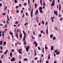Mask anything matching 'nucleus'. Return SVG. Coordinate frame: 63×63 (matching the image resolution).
Returning a JSON list of instances; mask_svg holds the SVG:
<instances>
[{
    "instance_id": "nucleus-32",
    "label": "nucleus",
    "mask_w": 63,
    "mask_h": 63,
    "mask_svg": "<svg viewBox=\"0 0 63 63\" xmlns=\"http://www.w3.org/2000/svg\"><path fill=\"white\" fill-rule=\"evenodd\" d=\"M17 43L18 45H21V43H20V42H17Z\"/></svg>"
},
{
    "instance_id": "nucleus-25",
    "label": "nucleus",
    "mask_w": 63,
    "mask_h": 63,
    "mask_svg": "<svg viewBox=\"0 0 63 63\" xmlns=\"http://www.w3.org/2000/svg\"><path fill=\"white\" fill-rule=\"evenodd\" d=\"M2 45V41H0V45Z\"/></svg>"
},
{
    "instance_id": "nucleus-1",
    "label": "nucleus",
    "mask_w": 63,
    "mask_h": 63,
    "mask_svg": "<svg viewBox=\"0 0 63 63\" xmlns=\"http://www.w3.org/2000/svg\"><path fill=\"white\" fill-rule=\"evenodd\" d=\"M23 34L24 35L23 40H25V38H26V37L27 36H26V33H25V32H24V31H23Z\"/></svg>"
},
{
    "instance_id": "nucleus-5",
    "label": "nucleus",
    "mask_w": 63,
    "mask_h": 63,
    "mask_svg": "<svg viewBox=\"0 0 63 63\" xmlns=\"http://www.w3.org/2000/svg\"><path fill=\"white\" fill-rule=\"evenodd\" d=\"M15 58L14 57H13L11 59V62H13V61H15Z\"/></svg>"
},
{
    "instance_id": "nucleus-35",
    "label": "nucleus",
    "mask_w": 63,
    "mask_h": 63,
    "mask_svg": "<svg viewBox=\"0 0 63 63\" xmlns=\"http://www.w3.org/2000/svg\"><path fill=\"white\" fill-rule=\"evenodd\" d=\"M27 24H28V23L26 22V23L24 25L25 26H26Z\"/></svg>"
},
{
    "instance_id": "nucleus-63",
    "label": "nucleus",
    "mask_w": 63,
    "mask_h": 63,
    "mask_svg": "<svg viewBox=\"0 0 63 63\" xmlns=\"http://www.w3.org/2000/svg\"><path fill=\"white\" fill-rule=\"evenodd\" d=\"M54 63H57V62L56 61H55L54 62Z\"/></svg>"
},
{
    "instance_id": "nucleus-8",
    "label": "nucleus",
    "mask_w": 63,
    "mask_h": 63,
    "mask_svg": "<svg viewBox=\"0 0 63 63\" xmlns=\"http://www.w3.org/2000/svg\"><path fill=\"white\" fill-rule=\"evenodd\" d=\"M53 19H54V17H51V19L52 20V22H53L54 21L53 20Z\"/></svg>"
},
{
    "instance_id": "nucleus-12",
    "label": "nucleus",
    "mask_w": 63,
    "mask_h": 63,
    "mask_svg": "<svg viewBox=\"0 0 63 63\" xmlns=\"http://www.w3.org/2000/svg\"><path fill=\"white\" fill-rule=\"evenodd\" d=\"M38 13V10H36V12L35 13V15H37V14Z\"/></svg>"
},
{
    "instance_id": "nucleus-48",
    "label": "nucleus",
    "mask_w": 63,
    "mask_h": 63,
    "mask_svg": "<svg viewBox=\"0 0 63 63\" xmlns=\"http://www.w3.org/2000/svg\"><path fill=\"white\" fill-rule=\"evenodd\" d=\"M3 56H4V55H2L1 56V59H3Z\"/></svg>"
},
{
    "instance_id": "nucleus-19",
    "label": "nucleus",
    "mask_w": 63,
    "mask_h": 63,
    "mask_svg": "<svg viewBox=\"0 0 63 63\" xmlns=\"http://www.w3.org/2000/svg\"><path fill=\"white\" fill-rule=\"evenodd\" d=\"M6 42L5 41L4 42V44H3V46H5L6 45Z\"/></svg>"
},
{
    "instance_id": "nucleus-3",
    "label": "nucleus",
    "mask_w": 63,
    "mask_h": 63,
    "mask_svg": "<svg viewBox=\"0 0 63 63\" xmlns=\"http://www.w3.org/2000/svg\"><path fill=\"white\" fill-rule=\"evenodd\" d=\"M33 43L34 44H35V47H37L38 46V44H37V42H36V41H34L33 42Z\"/></svg>"
},
{
    "instance_id": "nucleus-39",
    "label": "nucleus",
    "mask_w": 63,
    "mask_h": 63,
    "mask_svg": "<svg viewBox=\"0 0 63 63\" xmlns=\"http://www.w3.org/2000/svg\"><path fill=\"white\" fill-rule=\"evenodd\" d=\"M21 50H22V49H19L18 51H21Z\"/></svg>"
},
{
    "instance_id": "nucleus-23",
    "label": "nucleus",
    "mask_w": 63,
    "mask_h": 63,
    "mask_svg": "<svg viewBox=\"0 0 63 63\" xmlns=\"http://www.w3.org/2000/svg\"><path fill=\"white\" fill-rule=\"evenodd\" d=\"M28 60V59L27 58H25L24 59V61H26Z\"/></svg>"
},
{
    "instance_id": "nucleus-43",
    "label": "nucleus",
    "mask_w": 63,
    "mask_h": 63,
    "mask_svg": "<svg viewBox=\"0 0 63 63\" xmlns=\"http://www.w3.org/2000/svg\"><path fill=\"white\" fill-rule=\"evenodd\" d=\"M29 8L30 10H31V5H30L29 6Z\"/></svg>"
},
{
    "instance_id": "nucleus-24",
    "label": "nucleus",
    "mask_w": 63,
    "mask_h": 63,
    "mask_svg": "<svg viewBox=\"0 0 63 63\" xmlns=\"http://www.w3.org/2000/svg\"><path fill=\"white\" fill-rule=\"evenodd\" d=\"M42 9H43V8L42 7H40V8H39V10L40 11V10H42Z\"/></svg>"
},
{
    "instance_id": "nucleus-46",
    "label": "nucleus",
    "mask_w": 63,
    "mask_h": 63,
    "mask_svg": "<svg viewBox=\"0 0 63 63\" xmlns=\"http://www.w3.org/2000/svg\"><path fill=\"white\" fill-rule=\"evenodd\" d=\"M43 5H44V6H45L46 5V4H45V3L44 2H43Z\"/></svg>"
},
{
    "instance_id": "nucleus-52",
    "label": "nucleus",
    "mask_w": 63,
    "mask_h": 63,
    "mask_svg": "<svg viewBox=\"0 0 63 63\" xmlns=\"http://www.w3.org/2000/svg\"><path fill=\"white\" fill-rule=\"evenodd\" d=\"M45 49H48L47 47H45Z\"/></svg>"
},
{
    "instance_id": "nucleus-26",
    "label": "nucleus",
    "mask_w": 63,
    "mask_h": 63,
    "mask_svg": "<svg viewBox=\"0 0 63 63\" xmlns=\"http://www.w3.org/2000/svg\"><path fill=\"white\" fill-rule=\"evenodd\" d=\"M50 54H49L48 56V59H50Z\"/></svg>"
},
{
    "instance_id": "nucleus-28",
    "label": "nucleus",
    "mask_w": 63,
    "mask_h": 63,
    "mask_svg": "<svg viewBox=\"0 0 63 63\" xmlns=\"http://www.w3.org/2000/svg\"><path fill=\"white\" fill-rule=\"evenodd\" d=\"M60 53V52L59 51L57 52L56 53V55H58Z\"/></svg>"
},
{
    "instance_id": "nucleus-37",
    "label": "nucleus",
    "mask_w": 63,
    "mask_h": 63,
    "mask_svg": "<svg viewBox=\"0 0 63 63\" xmlns=\"http://www.w3.org/2000/svg\"><path fill=\"white\" fill-rule=\"evenodd\" d=\"M1 35H2V34H1V31H0V37H1Z\"/></svg>"
},
{
    "instance_id": "nucleus-45",
    "label": "nucleus",
    "mask_w": 63,
    "mask_h": 63,
    "mask_svg": "<svg viewBox=\"0 0 63 63\" xmlns=\"http://www.w3.org/2000/svg\"><path fill=\"white\" fill-rule=\"evenodd\" d=\"M46 25H47V22H46L45 23Z\"/></svg>"
},
{
    "instance_id": "nucleus-57",
    "label": "nucleus",
    "mask_w": 63,
    "mask_h": 63,
    "mask_svg": "<svg viewBox=\"0 0 63 63\" xmlns=\"http://www.w3.org/2000/svg\"><path fill=\"white\" fill-rule=\"evenodd\" d=\"M8 24H9V21L8 20H7L6 21Z\"/></svg>"
},
{
    "instance_id": "nucleus-40",
    "label": "nucleus",
    "mask_w": 63,
    "mask_h": 63,
    "mask_svg": "<svg viewBox=\"0 0 63 63\" xmlns=\"http://www.w3.org/2000/svg\"><path fill=\"white\" fill-rule=\"evenodd\" d=\"M24 5L25 6H26L27 5L25 3H24Z\"/></svg>"
},
{
    "instance_id": "nucleus-15",
    "label": "nucleus",
    "mask_w": 63,
    "mask_h": 63,
    "mask_svg": "<svg viewBox=\"0 0 63 63\" xmlns=\"http://www.w3.org/2000/svg\"><path fill=\"white\" fill-rule=\"evenodd\" d=\"M34 53H35V56H36L37 55V53H36V50H35L34 49Z\"/></svg>"
},
{
    "instance_id": "nucleus-50",
    "label": "nucleus",
    "mask_w": 63,
    "mask_h": 63,
    "mask_svg": "<svg viewBox=\"0 0 63 63\" xmlns=\"http://www.w3.org/2000/svg\"><path fill=\"white\" fill-rule=\"evenodd\" d=\"M20 54H21V53H22V52L20 51H18Z\"/></svg>"
},
{
    "instance_id": "nucleus-64",
    "label": "nucleus",
    "mask_w": 63,
    "mask_h": 63,
    "mask_svg": "<svg viewBox=\"0 0 63 63\" xmlns=\"http://www.w3.org/2000/svg\"><path fill=\"white\" fill-rule=\"evenodd\" d=\"M46 63H48V61H47L46 62Z\"/></svg>"
},
{
    "instance_id": "nucleus-27",
    "label": "nucleus",
    "mask_w": 63,
    "mask_h": 63,
    "mask_svg": "<svg viewBox=\"0 0 63 63\" xmlns=\"http://www.w3.org/2000/svg\"><path fill=\"white\" fill-rule=\"evenodd\" d=\"M53 40H55L56 39V37L55 36H54L52 38Z\"/></svg>"
},
{
    "instance_id": "nucleus-61",
    "label": "nucleus",
    "mask_w": 63,
    "mask_h": 63,
    "mask_svg": "<svg viewBox=\"0 0 63 63\" xmlns=\"http://www.w3.org/2000/svg\"><path fill=\"white\" fill-rule=\"evenodd\" d=\"M6 23V21H5V20H4L3 22V23Z\"/></svg>"
},
{
    "instance_id": "nucleus-55",
    "label": "nucleus",
    "mask_w": 63,
    "mask_h": 63,
    "mask_svg": "<svg viewBox=\"0 0 63 63\" xmlns=\"http://www.w3.org/2000/svg\"><path fill=\"white\" fill-rule=\"evenodd\" d=\"M37 59L38 58H37V57H35V60H37Z\"/></svg>"
},
{
    "instance_id": "nucleus-44",
    "label": "nucleus",
    "mask_w": 63,
    "mask_h": 63,
    "mask_svg": "<svg viewBox=\"0 0 63 63\" xmlns=\"http://www.w3.org/2000/svg\"><path fill=\"white\" fill-rule=\"evenodd\" d=\"M16 37H17V38H18V33H16Z\"/></svg>"
},
{
    "instance_id": "nucleus-56",
    "label": "nucleus",
    "mask_w": 63,
    "mask_h": 63,
    "mask_svg": "<svg viewBox=\"0 0 63 63\" xmlns=\"http://www.w3.org/2000/svg\"><path fill=\"white\" fill-rule=\"evenodd\" d=\"M18 7H19V6H16V9H17V8H18Z\"/></svg>"
},
{
    "instance_id": "nucleus-17",
    "label": "nucleus",
    "mask_w": 63,
    "mask_h": 63,
    "mask_svg": "<svg viewBox=\"0 0 63 63\" xmlns=\"http://www.w3.org/2000/svg\"><path fill=\"white\" fill-rule=\"evenodd\" d=\"M35 9H36V8H37V4L35 3Z\"/></svg>"
},
{
    "instance_id": "nucleus-62",
    "label": "nucleus",
    "mask_w": 63,
    "mask_h": 63,
    "mask_svg": "<svg viewBox=\"0 0 63 63\" xmlns=\"http://www.w3.org/2000/svg\"><path fill=\"white\" fill-rule=\"evenodd\" d=\"M15 51V50H14V49H12V51Z\"/></svg>"
},
{
    "instance_id": "nucleus-14",
    "label": "nucleus",
    "mask_w": 63,
    "mask_h": 63,
    "mask_svg": "<svg viewBox=\"0 0 63 63\" xmlns=\"http://www.w3.org/2000/svg\"><path fill=\"white\" fill-rule=\"evenodd\" d=\"M10 35H12V38H14V36H13V34H12V32H11L10 33Z\"/></svg>"
},
{
    "instance_id": "nucleus-59",
    "label": "nucleus",
    "mask_w": 63,
    "mask_h": 63,
    "mask_svg": "<svg viewBox=\"0 0 63 63\" xmlns=\"http://www.w3.org/2000/svg\"><path fill=\"white\" fill-rule=\"evenodd\" d=\"M19 58H21V55H19Z\"/></svg>"
},
{
    "instance_id": "nucleus-21",
    "label": "nucleus",
    "mask_w": 63,
    "mask_h": 63,
    "mask_svg": "<svg viewBox=\"0 0 63 63\" xmlns=\"http://www.w3.org/2000/svg\"><path fill=\"white\" fill-rule=\"evenodd\" d=\"M7 52H8V50H6V51L4 52V54H6L7 53Z\"/></svg>"
},
{
    "instance_id": "nucleus-29",
    "label": "nucleus",
    "mask_w": 63,
    "mask_h": 63,
    "mask_svg": "<svg viewBox=\"0 0 63 63\" xmlns=\"http://www.w3.org/2000/svg\"><path fill=\"white\" fill-rule=\"evenodd\" d=\"M54 52L55 53H56V52H57V49H56V50L55 49H54Z\"/></svg>"
},
{
    "instance_id": "nucleus-9",
    "label": "nucleus",
    "mask_w": 63,
    "mask_h": 63,
    "mask_svg": "<svg viewBox=\"0 0 63 63\" xmlns=\"http://www.w3.org/2000/svg\"><path fill=\"white\" fill-rule=\"evenodd\" d=\"M46 33L47 34H48V27H47V29L46 30Z\"/></svg>"
},
{
    "instance_id": "nucleus-36",
    "label": "nucleus",
    "mask_w": 63,
    "mask_h": 63,
    "mask_svg": "<svg viewBox=\"0 0 63 63\" xmlns=\"http://www.w3.org/2000/svg\"><path fill=\"white\" fill-rule=\"evenodd\" d=\"M38 48L39 50H41V48H40V47H38Z\"/></svg>"
},
{
    "instance_id": "nucleus-42",
    "label": "nucleus",
    "mask_w": 63,
    "mask_h": 63,
    "mask_svg": "<svg viewBox=\"0 0 63 63\" xmlns=\"http://www.w3.org/2000/svg\"><path fill=\"white\" fill-rule=\"evenodd\" d=\"M14 2L15 3H17V1H16V0H15Z\"/></svg>"
},
{
    "instance_id": "nucleus-51",
    "label": "nucleus",
    "mask_w": 63,
    "mask_h": 63,
    "mask_svg": "<svg viewBox=\"0 0 63 63\" xmlns=\"http://www.w3.org/2000/svg\"><path fill=\"white\" fill-rule=\"evenodd\" d=\"M39 20L38 19H37L36 20V21L37 22H39Z\"/></svg>"
},
{
    "instance_id": "nucleus-60",
    "label": "nucleus",
    "mask_w": 63,
    "mask_h": 63,
    "mask_svg": "<svg viewBox=\"0 0 63 63\" xmlns=\"http://www.w3.org/2000/svg\"><path fill=\"white\" fill-rule=\"evenodd\" d=\"M0 6H2V4L1 3H0Z\"/></svg>"
},
{
    "instance_id": "nucleus-11",
    "label": "nucleus",
    "mask_w": 63,
    "mask_h": 63,
    "mask_svg": "<svg viewBox=\"0 0 63 63\" xmlns=\"http://www.w3.org/2000/svg\"><path fill=\"white\" fill-rule=\"evenodd\" d=\"M33 9L31 11V16H33Z\"/></svg>"
},
{
    "instance_id": "nucleus-47",
    "label": "nucleus",
    "mask_w": 63,
    "mask_h": 63,
    "mask_svg": "<svg viewBox=\"0 0 63 63\" xmlns=\"http://www.w3.org/2000/svg\"><path fill=\"white\" fill-rule=\"evenodd\" d=\"M0 49H3V47H2V46H0Z\"/></svg>"
},
{
    "instance_id": "nucleus-49",
    "label": "nucleus",
    "mask_w": 63,
    "mask_h": 63,
    "mask_svg": "<svg viewBox=\"0 0 63 63\" xmlns=\"http://www.w3.org/2000/svg\"><path fill=\"white\" fill-rule=\"evenodd\" d=\"M25 14H26V16H28V13H27L26 12Z\"/></svg>"
},
{
    "instance_id": "nucleus-58",
    "label": "nucleus",
    "mask_w": 63,
    "mask_h": 63,
    "mask_svg": "<svg viewBox=\"0 0 63 63\" xmlns=\"http://www.w3.org/2000/svg\"><path fill=\"white\" fill-rule=\"evenodd\" d=\"M13 26H14V27H17L16 25H14Z\"/></svg>"
},
{
    "instance_id": "nucleus-53",
    "label": "nucleus",
    "mask_w": 63,
    "mask_h": 63,
    "mask_svg": "<svg viewBox=\"0 0 63 63\" xmlns=\"http://www.w3.org/2000/svg\"><path fill=\"white\" fill-rule=\"evenodd\" d=\"M53 53L54 54V56L55 57L56 56V54H55V53H54V52H53Z\"/></svg>"
},
{
    "instance_id": "nucleus-4",
    "label": "nucleus",
    "mask_w": 63,
    "mask_h": 63,
    "mask_svg": "<svg viewBox=\"0 0 63 63\" xmlns=\"http://www.w3.org/2000/svg\"><path fill=\"white\" fill-rule=\"evenodd\" d=\"M54 5H55V4H54V0H53L51 5L52 6H54Z\"/></svg>"
},
{
    "instance_id": "nucleus-20",
    "label": "nucleus",
    "mask_w": 63,
    "mask_h": 63,
    "mask_svg": "<svg viewBox=\"0 0 63 63\" xmlns=\"http://www.w3.org/2000/svg\"><path fill=\"white\" fill-rule=\"evenodd\" d=\"M53 37V35L52 34H51L50 35V38H52Z\"/></svg>"
},
{
    "instance_id": "nucleus-41",
    "label": "nucleus",
    "mask_w": 63,
    "mask_h": 63,
    "mask_svg": "<svg viewBox=\"0 0 63 63\" xmlns=\"http://www.w3.org/2000/svg\"><path fill=\"white\" fill-rule=\"evenodd\" d=\"M42 36V34H40L39 35V37H41Z\"/></svg>"
},
{
    "instance_id": "nucleus-2",
    "label": "nucleus",
    "mask_w": 63,
    "mask_h": 63,
    "mask_svg": "<svg viewBox=\"0 0 63 63\" xmlns=\"http://www.w3.org/2000/svg\"><path fill=\"white\" fill-rule=\"evenodd\" d=\"M29 46H28L27 47V48H26V52H27L29 50Z\"/></svg>"
},
{
    "instance_id": "nucleus-33",
    "label": "nucleus",
    "mask_w": 63,
    "mask_h": 63,
    "mask_svg": "<svg viewBox=\"0 0 63 63\" xmlns=\"http://www.w3.org/2000/svg\"><path fill=\"white\" fill-rule=\"evenodd\" d=\"M40 13H43V11H42V10H40Z\"/></svg>"
},
{
    "instance_id": "nucleus-18",
    "label": "nucleus",
    "mask_w": 63,
    "mask_h": 63,
    "mask_svg": "<svg viewBox=\"0 0 63 63\" xmlns=\"http://www.w3.org/2000/svg\"><path fill=\"white\" fill-rule=\"evenodd\" d=\"M53 46H52L51 47V50H53Z\"/></svg>"
},
{
    "instance_id": "nucleus-31",
    "label": "nucleus",
    "mask_w": 63,
    "mask_h": 63,
    "mask_svg": "<svg viewBox=\"0 0 63 63\" xmlns=\"http://www.w3.org/2000/svg\"><path fill=\"white\" fill-rule=\"evenodd\" d=\"M2 33H2V37H4V32H2Z\"/></svg>"
},
{
    "instance_id": "nucleus-13",
    "label": "nucleus",
    "mask_w": 63,
    "mask_h": 63,
    "mask_svg": "<svg viewBox=\"0 0 63 63\" xmlns=\"http://www.w3.org/2000/svg\"><path fill=\"white\" fill-rule=\"evenodd\" d=\"M59 10L60 11V10H61V5H59Z\"/></svg>"
},
{
    "instance_id": "nucleus-38",
    "label": "nucleus",
    "mask_w": 63,
    "mask_h": 63,
    "mask_svg": "<svg viewBox=\"0 0 63 63\" xmlns=\"http://www.w3.org/2000/svg\"><path fill=\"white\" fill-rule=\"evenodd\" d=\"M22 34H20V38H22Z\"/></svg>"
},
{
    "instance_id": "nucleus-7",
    "label": "nucleus",
    "mask_w": 63,
    "mask_h": 63,
    "mask_svg": "<svg viewBox=\"0 0 63 63\" xmlns=\"http://www.w3.org/2000/svg\"><path fill=\"white\" fill-rule=\"evenodd\" d=\"M54 14L55 15L56 14V16H57L58 14H57V11L56 12V11H55V10H54Z\"/></svg>"
},
{
    "instance_id": "nucleus-6",
    "label": "nucleus",
    "mask_w": 63,
    "mask_h": 63,
    "mask_svg": "<svg viewBox=\"0 0 63 63\" xmlns=\"http://www.w3.org/2000/svg\"><path fill=\"white\" fill-rule=\"evenodd\" d=\"M23 42H24L23 44L24 45H26V41H25V40L23 39Z\"/></svg>"
},
{
    "instance_id": "nucleus-22",
    "label": "nucleus",
    "mask_w": 63,
    "mask_h": 63,
    "mask_svg": "<svg viewBox=\"0 0 63 63\" xmlns=\"http://www.w3.org/2000/svg\"><path fill=\"white\" fill-rule=\"evenodd\" d=\"M4 10H7V6H5L4 7Z\"/></svg>"
},
{
    "instance_id": "nucleus-10",
    "label": "nucleus",
    "mask_w": 63,
    "mask_h": 63,
    "mask_svg": "<svg viewBox=\"0 0 63 63\" xmlns=\"http://www.w3.org/2000/svg\"><path fill=\"white\" fill-rule=\"evenodd\" d=\"M9 54L10 55V57H12V56H13V55H12V52H11Z\"/></svg>"
},
{
    "instance_id": "nucleus-16",
    "label": "nucleus",
    "mask_w": 63,
    "mask_h": 63,
    "mask_svg": "<svg viewBox=\"0 0 63 63\" xmlns=\"http://www.w3.org/2000/svg\"><path fill=\"white\" fill-rule=\"evenodd\" d=\"M18 22L17 21H16L15 22V24H18Z\"/></svg>"
},
{
    "instance_id": "nucleus-54",
    "label": "nucleus",
    "mask_w": 63,
    "mask_h": 63,
    "mask_svg": "<svg viewBox=\"0 0 63 63\" xmlns=\"http://www.w3.org/2000/svg\"><path fill=\"white\" fill-rule=\"evenodd\" d=\"M16 13H19V11L18 10H16Z\"/></svg>"
},
{
    "instance_id": "nucleus-34",
    "label": "nucleus",
    "mask_w": 63,
    "mask_h": 63,
    "mask_svg": "<svg viewBox=\"0 0 63 63\" xmlns=\"http://www.w3.org/2000/svg\"><path fill=\"white\" fill-rule=\"evenodd\" d=\"M28 4L29 5H30V0H28Z\"/></svg>"
},
{
    "instance_id": "nucleus-30",
    "label": "nucleus",
    "mask_w": 63,
    "mask_h": 63,
    "mask_svg": "<svg viewBox=\"0 0 63 63\" xmlns=\"http://www.w3.org/2000/svg\"><path fill=\"white\" fill-rule=\"evenodd\" d=\"M42 23L43 25H44V24H45V22H44V21H42Z\"/></svg>"
}]
</instances>
